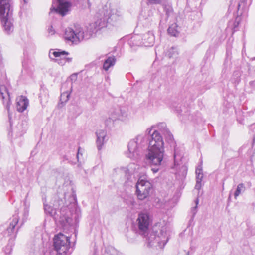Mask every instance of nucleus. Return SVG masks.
Listing matches in <instances>:
<instances>
[{
  "label": "nucleus",
  "mask_w": 255,
  "mask_h": 255,
  "mask_svg": "<svg viewBox=\"0 0 255 255\" xmlns=\"http://www.w3.org/2000/svg\"><path fill=\"white\" fill-rule=\"evenodd\" d=\"M167 55L169 58H176L178 55V50L176 47H172L167 52Z\"/></svg>",
  "instance_id": "obj_22"
},
{
  "label": "nucleus",
  "mask_w": 255,
  "mask_h": 255,
  "mask_svg": "<svg viewBox=\"0 0 255 255\" xmlns=\"http://www.w3.org/2000/svg\"><path fill=\"white\" fill-rule=\"evenodd\" d=\"M78 1L80 3H81L82 4H84L86 2H87L88 7H90L91 6V4L89 2L90 0H78Z\"/></svg>",
  "instance_id": "obj_34"
},
{
  "label": "nucleus",
  "mask_w": 255,
  "mask_h": 255,
  "mask_svg": "<svg viewBox=\"0 0 255 255\" xmlns=\"http://www.w3.org/2000/svg\"><path fill=\"white\" fill-rule=\"evenodd\" d=\"M0 94L2 98V99L6 98V96L8 97V100L5 103V101H3V104L5 105V107L7 110L8 111V113L9 114V110H10V106L11 104L10 98H9V93L7 92L5 87H3L2 88H0Z\"/></svg>",
  "instance_id": "obj_18"
},
{
  "label": "nucleus",
  "mask_w": 255,
  "mask_h": 255,
  "mask_svg": "<svg viewBox=\"0 0 255 255\" xmlns=\"http://www.w3.org/2000/svg\"><path fill=\"white\" fill-rule=\"evenodd\" d=\"M245 8V0H242L238 5V10L243 9Z\"/></svg>",
  "instance_id": "obj_29"
},
{
  "label": "nucleus",
  "mask_w": 255,
  "mask_h": 255,
  "mask_svg": "<svg viewBox=\"0 0 255 255\" xmlns=\"http://www.w3.org/2000/svg\"><path fill=\"white\" fill-rule=\"evenodd\" d=\"M18 222V218L17 217H14L12 221L10 223L9 226L7 228L6 233L9 236L14 235L16 233L15 230V226Z\"/></svg>",
  "instance_id": "obj_17"
},
{
  "label": "nucleus",
  "mask_w": 255,
  "mask_h": 255,
  "mask_svg": "<svg viewBox=\"0 0 255 255\" xmlns=\"http://www.w3.org/2000/svg\"><path fill=\"white\" fill-rule=\"evenodd\" d=\"M121 111V107H118L114 109L111 113L110 117L109 119L105 121V124L107 126L110 125L111 123H113V121L116 120H120Z\"/></svg>",
  "instance_id": "obj_15"
},
{
  "label": "nucleus",
  "mask_w": 255,
  "mask_h": 255,
  "mask_svg": "<svg viewBox=\"0 0 255 255\" xmlns=\"http://www.w3.org/2000/svg\"><path fill=\"white\" fill-rule=\"evenodd\" d=\"M177 26L175 23L171 24L168 29V33L171 36H177L178 35V31L177 30Z\"/></svg>",
  "instance_id": "obj_21"
},
{
  "label": "nucleus",
  "mask_w": 255,
  "mask_h": 255,
  "mask_svg": "<svg viewBox=\"0 0 255 255\" xmlns=\"http://www.w3.org/2000/svg\"><path fill=\"white\" fill-rule=\"evenodd\" d=\"M72 196H73V200L75 201H76V195H75V194L73 193Z\"/></svg>",
  "instance_id": "obj_38"
},
{
  "label": "nucleus",
  "mask_w": 255,
  "mask_h": 255,
  "mask_svg": "<svg viewBox=\"0 0 255 255\" xmlns=\"http://www.w3.org/2000/svg\"><path fill=\"white\" fill-rule=\"evenodd\" d=\"M68 53L65 51H52L50 50L49 53V57L51 59H62L63 61H67L68 63H70L72 61L71 58L67 57V55Z\"/></svg>",
  "instance_id": "obj_13"
},
{
  "label": "nucleus",
  "mask_w": 255,
  "mask_h": 255,
  "mask_svg": "<svg viewBox=\"0 0 255 255\" xmlns=\"http://www.w3.org/2000/svg\"><path fill=\"white\" fill-rule=\"evenodd\" d=\"M80 148H79L78 152H77V158L78 160L79 159V155L80 154Z\"/></svg>",
  "instance_id": "obj_37"
},
{
  "label": "nucleus",
  "mask_w": 255,
  "mask_h": 255,
  "mask_svg": "<svg viewBox=\"0 0 255 255\" xmlns=\"http://www.w3.org/2000/svg\"><path fill=\"white\" fill-rule=\"evenodd\" d=\"M245 186L244 184L240 183L238 185L236 190L234 193V197L235 199L242 193L245 191Z\"/></svg>",
  "instance_id": "obj_24"
},
{
  "label": "nucleus",
  "mask_w": 255,
  "mask_h": 255,
  "mask_svg": "<svg viewBox=\"0 0 255 255\" xmlns=\"http://www.w3.org/2000/svg\"><path fill=\"white\" fill-rule=\"evenodd\" d=\"M154 128H156L162 132L168 142L171 143L173 142V135L168 129L166 124L164 122L160 123L156 126H152L146 129V134L150 135V138H151V135L152 134L151 131Z\"/></svg>",
  "instance_id": "obj_11"
},
{
  "label": "nucleus",
  "mask_w": 255,
  "mask_h": 255,
  "mask_svg": "<svg viewBox=\"0 0 255 255\" xmlns=\"http://www.w3.org/2000/svg\"><path fill=\"white\" fill-rule=\"evenodd\" d=\"M195 203H196V206L195 207H193L191 209V212L193 214V216H194L197 212V205L199 203V199L198 198H197L196 200H195Z\"/></svg>",
  "instance_id": "obj_28"
},
{
  "label": "nucleus",
  "mask_w": 255,
  "mask_h": 255,
  "mask_svg": "<svg viewBox=\"0 0 255 255\" xmlns=\"http://www.w3.org/2000/svg\"><path fill=\"white\" fill-rule=\"evenodd\" d=\"M71 4L70 2L63 0H55L53 2L51 12L54 11L62 16H65L70 10Z\"/></svg>",
  "instance_id": "obj_10"
},
{
  "label": "nucleus",
  "mask_w": 255,
  "mask_h": 255,
  "mask_svg": "<svg viewBox=\"0 0 255 255\" xmlns=\"http://www.w3.org/2000/svg\"><path fill=\"white\" fill-rule=\"evenodd\" d=\"M54 206L56 207V206H55V205H54ZM54 209L55 210V209H56V207H55Z\"/></svg>",
  "instance_id": "obj_39"
},
{
  "label": "nucleus",
  "mask_w": 255,
  "mask_h": 255,
  "mask_svg": "<svg viewBox=\"0 0 255 255\" xmlns=\"http://www.w3.org/2000/svg\"><path fill=\"white\" fill-rule=\"evenodd\" d=\"M28 211L26 209L24 211V216L26 217L28 216Z\"/></svg>",
  "instance_id": "obj_36"
},
{
  "label": "nucleus",
  "mask_w": 255,
  "mask_h": 255,
  "mask_svg": "<svg viewBox=\"0 0 255 255\" xmlns=\"http://www.w3.org/2000/svg\"><path fill=\"white\" fill-rule=\"evenodd\" d=\"M142 1H145L148 6L157 4L161 5L163 3L162 0H142Z\"/></svg>",
  "instance_id": "obj_25"
},
{
  "label": "nucleus",
  "mask_w": 255,
  "mask_h": 255,
  "mask_svg": "<svg viewBox=\"0 0 255 255\" xmlns=\"http://www.w3.org/2000/svg\"><path fill=\"white\" fill-rule=\"evenodd\" d=\"M77 76L76 74H73L71 75L70 79L72 81H75L77 79Z\"/></svg>",
  "instance_id": "obj_35"
},
{
  "label": "nucleus",
  "mask_w": 255,
  "mask_h": 255,
  "mask_svg": "<svg viewBox=\"0 0 255 255\" xmlns=\"http://www.w3.org/2000/svg\"><path fill=\"white\" fill-rule=\"evenodd\" d=\"M28 105V100L25 96H21L17 102V110L20 112H22L26 109Z\"/></svg>",
  "instance_id": "obj_16"
},
{
  "label": "nucleus",
  "mask_w": 255,
  "mask_h": 255,
  "mask_svg": "<svg viewBox=\"0 0 255 255\" xmlns=\"http://www.w3.org/2000/svg\"><path fill=\"white\" fill-rule=\"evenodd\" d=\"M54 250L44 253V255H67L70 248V237L62 233L55 235L54 238Z\"/></svg>",
  "instance_id": "obj_5"
},
{
  "label": "nucleus",
  "mask_w": 255,
  "mask_h": 255,
  "mask_svg": "<svg viewBox=\"0 0 255 255\" xmlns=\"http://www.w3.org/2000/svg\"><path fill=\"white\" fill-rule=\"evenodd\" d=\"M44 207L45 212L53 216L58 224L63 229L67 228L71 224L72 219L69 217L70 213L67 207H64L57 211H55L53 207L47 204H44Z\"/></svg>",
  "instance_id": "obj_4"
},
{
  "label": "nucleus",
  "mask_w": 255,
  "mask_h": 255,
  "mask_svg": "<svg viewBox=\"0 0 255 255\" xmlns=\"http://www.w3.org/2000/svg\"><path fill=\"white\" fill-rule=\"evenodd\" d=\"M139 231L143 233H145L148 229L150 223L149 215L146 213H140L137 219Z\"/></svg>",
  "instance_id": "obj_12"
},
{
  "label": "nucleus",
  "mask_w": 255,
  "mask_h": 255,
  "mask_svg": "<svg viewBox=\"0 0 255 255\" xmlns=\"http://www.w3.org/2000/svg\"><path fill=\"white\" fill-rule=\"evenodd\" d=\"M201 186H202L201 182L196 181V184L195 185V188L197 190H199V189H200Z\"/></svg>",
  "instance_id": "obj_33"
},
{
  "label": "nucleus",
  "mask_w": 255,
  "mask_h": 255,
  "mask_svg": "<svg viewBox=\"0 0 255 255\" xmlns=\"http://www.w3.org/2000/svg\"><path fill=\"white\" fill-rule=\"evenodd\" d=\"M97 140L96 144L98 150H100L103 145L106 142L107 132L104 129H99L96 132Z\"/></svg>",
  "instance_id": "obj_14"
},
{
  "label": "nucleus",
  "mask_w": 255,
  "mask_h": 255,
  "mask_svg": "<svg viewBox=\"0 0 255 255\" xmlns=\"http://www.w3.org/2000/svg\"><path fill=\"white\" fill-rule=\"evenodd\" d=\"M116 59L114 57H109L104 62L103 69L107 71L110 67L114 65Z\"/></svg>",
  "instance_id": "obj_19"
},
{
  "label": "nucleus",
  "mask_w": 255,
  "mask_h": 255,
  "mask_svg": "<svg viewBox=\"0 0 255 255\" xmlns=\"http://www.w3.org/2000/svg\"><path fill=\"white\" fill-rule=\"evenodd\" d=\"M64 37L66 40L76 44L81 42L85 38L83 29L79 25L75 26L74 29L66 28Z\"/></svg>",
  "instance_id": "obj_7"
},
{
  "label": "nucleus",
  "mask_w": 255,
  "mask_h": 255,
  "mask_svg": "<svg viewBox=\"0 0 255 255\" xmlns=\"http://www.w3.org/2000/svg\"><path fill=\"white\" fill-rule=\"evenodd\" d=\"M196 181L202 182L203 178V174L202 173V170L200 168H197L196 170Z\"/></svg>",
  "instance_id": "obj_26"
},
{
  "label": "nucleus",
  "mask_w": 255,
  "mask_h": 255,
  "mask_svg": "<svg viewBox=\"0 0 255 255\" xmlns=\"http://www.w3.org/2000/svg\"><path fill=\"white\" fill-rule=\"evenodd\" d=\"M240 22V18L237 17L236 18L234 24H233V29L234 31H236V28L238 26Z\"/></svg>",
  "instance_id": "obj_30"
},
{
  "label": "nucleus",
  "mask_w": 255,
  "mask_h": 255,
  "mask_svg": "<svg viewBox=\"0 0 255 255\" xmlns=\"http://www.w3.org/2000/svg\"><path fill=\"white\" fill-rule=\"evenodd\" d=\"M70 93L68 91L63 92L60 96V101L61 104H64L68 101L70 97Z\"/></svg>",
  "instance_id": "obj_23"
},
{
  "label": "nucleus",
  "mask_w": 255,
  "mask_h": 255,
  "mask_svg": "<svg viewBox=\"0 0 255 255\" xmlns=\"http://www.w3.org/2000/svg\"><path fill=\"white\" fill-rule=\"evenodd\" d=\"M55 60V61L57 62L58 63L61 65H64L66 62H67V61H63L62 60V59H54Z\"/></svg>",
  "instance_id": "obj_32"
},
{
  "label": "nucleus",
  "mask_w": 255,
  "mask_h": 255,
  "mask_svg": "<svg viewBox=\"0 0 255 255\" xmlns=\"http://www.w3.org/2000/svg\"><path fill=\"white\" fill-rule=\"evenodd\" d=\"M233 76H236L237 77L236 78V79L234 80V82H237L238 83L239 82V80H240V79H239V77H240V74L239 73V72H235L233 74Z\"/></svg>",
  "instance_id": "obj_31"
},
{
  "label": "nucleus",
  "mask_w": 255,
  "mask_h": 255,
  "mask_svg": "<svg viewBox=\"0 0 255 255\" xmlns=\"http://www.w3.org/2000/svg\"><path fill=\"white\" fill-rule=\"evenodd\" d=\"M149 141L148 151L145 155L147 163L151 167V170L157 173L163 164L164 147L163 138L160 133L155 130L148 139L146 134H139L131 140L128 144L127 156L132 159H136L140 155L141 150L145 147Z\"/></svg>",
  "instance_id": "obj_1"
},
{
  "label": "nucleus",
  "mask_w": 255,
  "mask_h": 255,
  "mask_svg": "<svg viewBox=\"0 0 255 255\" xmlns=\"http://www.w3.org/2000/svg\"><path fill=\"white\" fill-rule=\"evenodd\" d=\"M12 0H0V19L4 31L8 34L13 30Z\"/></svg>",
  "instance_id": "obj_3"
},
{
  "label": "nucleus",
  "mask_w": 255,
  "mask_h": 255,
  "mask_svg": "<svg viewBox=\"0 0 255 255\" xmlns=\"http://www.w3.org/2000/svg\"><path fill=\"white\" fill-rule=\"evenodd\" d=\"M167 227H162L159 231H153L147 238L146 243L149 247L158 246L162 249L168 240Z\"/></svg>",
  "instance_id": "obj_6"
},
{
  "label": "nucleus",
  "mask_w": 255,
  "mask_h": 255,
  "mask_svg": "<svg viewBox=\"0 0 255 255\" xmlns=\"http://www.w3.org/2000/svg\"><path fill=\"white\" fill-rule=\"evenodd\" d=\"M120 120L126 121L128 119V109L126 107H121Z\"/></svg>",
  "instance_id": "obj_20"
},
{
  "label": "nucleus",
  "mask_w": 255,
  "mask_h": 255,
  "mask_svg": "<svg viewBox=\"0 0 255 255\" xmlns=\"http://www.w3.org/2000/svg\"><path fill=\"white\" fill-rule=\"evenodd\" d=\"M174 158L175 164H178V160H180L181 156L179 155L178 151L176 148H175L174 149Z\"/></svg>",
  "instance_id": "obj_27"
},
{
  "label": "nucleus",
  "mask_w": 255,
  "mask_h": 255,
  "mask_svg": "<svg viewBox=\"0 0 255 255\" xmlns=\"http://www.w3.org/2000/svg\"><path fill=\"white\" fill-rule=\"evenodd\" d=\"M143 42L140 41V36H134L132 37L129 41L130 45L132 44L133 45L140 46L142 44L145 46H150L153 45L155 41V37L154 34L151 31H148L144 34L142 38Z\"/></svg>",
  "instance_id": "obj_9"
},
{
  "label": "nucleus",
  "mask_w": 255,
  "mask_h": 255,
  "mask_svg": "<svg viewBox=\"0 0 255 255\" xmlns=\"http://www.w3.org/2000/svg\"><path fill=\"white\" fill-rule=\"evenodd\" d=\"M136 194L138 198L143 200L149 196V193L152 189V185L145 177H140L136 185Z\"/></svg>",
  "instance_id": "obj_8"
},
{
  "label": "nucleus",
  "mask_w": 255,
  "mask_h": 255,
  "mask_svg": "<svg viewBox=\"0 0 255 255\" xmlns=\"http://www.w3.org/2000/svg\"><path fill=\"white\" fill-rule=\"evenodd\" d=\"M101 12L103 17L90 25L92 32L96 33L98 30L105 26V22L114 24L118 21L120 16V12L117 9L112 7L110 4H106L103 8Z\"/></svg>",
  "instance_id": "obj_2"
}]
</instances>
